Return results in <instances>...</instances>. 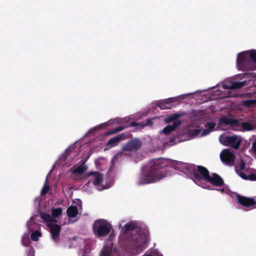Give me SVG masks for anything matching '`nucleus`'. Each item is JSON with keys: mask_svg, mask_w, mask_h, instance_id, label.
<instances>
[{"mask_svg": "<svg viewBox=\"0 0 256 256\" xmlns=\"http://www.w3.org/2000/svg\"><path fill=\"white\" fill-rule=\"evenodd\" d=\"M119 228L124 233L120 236L122 242L132 250L134 254H137L144 250L150 240L149 230L146 226H140L136 220L130 221L123 225L122 222Z\"/></svg>", "mask_w": 256, "mask_h": 256, "instance_id": "1", "label": "nucleus"}, {"mask_svg": "<svg viewBox=\"0 0 256 256\" xmlns=\"http://www.w3.org/2000/svg\"><path fill=\"white\" fill-rule=\"evenodd\" d=\"M182 163L169 159L158 158L152 160L145 164L136 179L138 186L148 184L157 182L170 175L166 168H172L178 170Z\"/></svg>", "mask_w": 256, "mask_h": 256, "instance_id": "2", "label": "nucleus"}, {"mask_svg": "<svg viewBox=\"0 0 256 256\" xmlns=\"http://www.w3.org/2000/svg\"><path fill=\"white\" fill-rule=\"evenodd\" d=\"M242 78H248L242 82L234 81L231 78L225 80L216 85V88H214L212 94V98H220L222 99L225 98L232 96V95L230 92V90L240 88L245 86L251 84L256 86V73L252 72L236 75L234 79H242Z\"/></svg>", "mask_w": 256, "mask_h": 256, "instance_id": "3", "label": "nucleus"}, {"mask_svg": "<svg viewBox=\"0 0 256 256\" xmlns=\"http://www.w3.org/2000/svg\"><path fill=\"white\" fill-rule=\"evenodd\" d=\"M193 168L194 170L192 172L195 178L194 182L198 186L208 190L214 189L211 188L210 185H208L207 182L215 186H222V188L216 189V190L222 194H228L233 198L235 197L237 198L238 194L231 192L228 186L224 184L223 180L218 174L214 173L212 176H210L208 174V171L206 168L200 166H194Z\"/></svg>", "mask_w": 256, "mask_h": 256, "instance_id": "4", "label": "nucleus"}, {"mask_svg": "<svg viewBox=\"0 0 256 256\" xmlns=\"http://www.w3.org/2000/svg\"><path fill=\"white\" fill-rule=\"evenodd\" d=\"M215 88H216V86L210 88L208 92L202 90L198 92H194V94L199 96H202L201 100L203 102H206L209 100H220V98L216 99L212 98V94H214L212 91ZM192 94H194L193 93L187 94L176 97L170 98L162 102H158L157 104V106L162 110L170 109L173 107H176L178 104L184 102L186 100L192 98Z\"/></svg>", "mask_w": 256, "mask_h": 256, "instance_id": "5", "label": "nucleus"}, {"mask_svg": "<svg viewBox=\"0 0 256 256\" xmlns=\"http://www.w3.org/2000/svg\"><path fill=\"white\" fill-rule=\"evenodd\" d=\"M236 64L239 70H256V50L252 49L238 53Z\"/></svg>", "mask_w": 256, "mask_h": 256, "instance_id": "6", "label": "nucleus"}, {"mask_svg": "<svg viewBox=\"0 0 256 256\" xmlns=\"http://www.w3.org/2000/svg\"><path fill=\"white\" fill-rule=\"evenodd\" d=\"M112 226L108 220L100 219L93 224V231L97 238L103 237L108 234L112 229Z\"/></svg>", "mask_w": 256, "mask_h": 256, "instance_id": "7", "label": "nucleus"}, {"mask_svg": "<svg viewBox=\"0 0 256 256\" xmlns=\"http://www.w3.org/2000/svg\"><path fill=\"white\" fill-rule=\"evenodd\" d=\"M220 142L224 146L234 148H238L242 140L240 136L224 132L219 136Z\"/></svg>", "mask_w": 256, "mask_h": 256, "instance_id": "8", "label": "nucleus"}, {"mask_svg": "<svg viewBox=\"0 0 256 256\" xmlns=\"http://www.w3.org/2000/svg\"><path fill=\"white\" fill-rule=\"evenodd\" d=\"M216 124L212 122H208L205 124V128L202 129L199 127L196 128L190 129L188 134L192 138L201 137L208 134L214 128Z\"/></svg>", "mask_w": 256, "mask_h": 256, "instance_id": "9", "label": "nucleus"}, {"mask_svg": "<svg viewBox=\"0 0 256 256\" xmlns=\"http://www.w3.org/2000/svg\"><path fill=\"white\" fill-rule=\"evenodd\" d=\"M94 179L93 185L96 186L98 190L101 191L108 188L110 186V183L104 180L102 174L98 172H92L89 174Z\"/></svg>", "mask_w": 256, "mask_h": 256, "instance_id": "10", "label": "nucleus"}, {"mask_svg": "<svg viewBox=\"0 0 256 256\" xmlns=\"http://www.w3.org/2000/svg\"><path fill=\"white\" fill-rule=\"evenodd\" d=\"M142 142L138 138H134L124 144L122 150L124 154L130 156L131 154L139 150L142 146Z\"/></svg>", "mask_w": 256, "mask_h": 256, "instance_id": "11", "label": "nucleus"}, {"mask_svg": "<svg viewBox=\"0 0 256 256\" xmlns=\"http://www.w3.org/2000/svg\"><path fill=\"white\" fill-rule=\"evenodd\" d=\"M238 121L237 120L230 117L223 116L220 118L218 122L216 130H226L230 127L237 125Z\"/></svg>", "mask_w": 256, "mask_h": 256, "instance_id": "12", "label": "nucleus"}, {"mask_svg": "<svg viewBox=\"0 0 256 256\" xmlns=\"http://www.w3.org/2000/svg\"><path fill=\"white\" fill-rule=\"evenodd\" d=\"M62 212V208H58L52 209L51 212L52 216L44 212H42L40 214V217L46 222H56V218L60 215Z\"/></svg>", "mask_w": 256, "mask_h": 256, "instance_id": "13", "label": "nucleus"}, {"mask_svg": "<svg viewBox=\"0 0 256 256\" xmlns=\"http://www.w3.org/2000/svg\"><path fill=\"white\" fill-rule=\"evenodd\" d=\"M237 200L240 204L248 210L252 209L256 206V196L254 198H248L240 195L237 196Z\"/></svg>", "mask_w": 256, "mask_h": 256, "instance_id": "14", "label": "nucleus"}, {"mask_svg": "<svg viewBox=\"0 0 256 256\" xmlns=\"http://www.w3.org/2000/svg\"><path fill=\"white\" fill-rule=\"evenodd\" d=\"M118 254L114 247L113 242L111 240H107L105 245L102 250L100 256H118Z\"/></svg>", "mask_w": 256, "mask_h": 256, "instance_id": "15", "label": "nucleus"}, {"mask_svg": "<svg viewBox=\"0 0 256 256\" xmlns=\"http://www.w3.org/2000/svg\"><path fill=\"white\" fill-rule=\"evenodd\" d=\"M81 203L82 202L78 200H77V202H73L72 206L66 210L69 217L74 218L77 216L82 208Z\"/></svg>", "mask_w": 256, "mask_h": 256, "instance_id": "16", "label": "nucleus"}, {"mask_svg": "<svg viewBox=\"0 0 256 256\" xmlns=\"http://www.w3.org/2000/svg\"><path fill=\"white\" fill-rule=\"evenodd\" d=\"M47 223L50 228V232L52 240L55 242H58L60 238V234L61 229L60 226L56 224L54 222Z\"/></svg>", "mask_w": 256, "mask_h": 256, "instance_id": "17", "label": "nucleus"}, {"mask_svg": "<svg viewBox=\"0 0 256 256\" xmlns=\"http://www.w3.org/2000/svg\"><path fill=\"white\" fill-rule=\"evenodd\" d=\"M221 160L228 165H232L234 162V156L228 150L225 149L220 152Z\"/></svg>", "mask_w": 256, "mask_h": 256, "instance_id": "18", "label": "nucleus"}, {"mask_svg": "<svg viewBox=\"0 0 256 256\" xmlns=\"http://www.w3.org/2000/svg\"><path fill=\"white\" fill-rule=\"evenodd\" d=\"M126 136L124 134H121L110 138L107 142L106 150L110 149L112 147L117 146L120 141L126 138Z\"/></svg>", "mask_w": 256, "mask_h": 256, "instance_id": "19", "label": "nucleus"}, {"mask_svg": "<svg viewBox=\"0 0 256 256\" xmlns=\"http://www.w3.org/2000/svg\"><path fill=\"white\" fill-rule=\"evenodd\" d=\"M182 114L180 113H175L171 114L168 117L164 118V122L166 123L172 122V126H174L175 127H178L181 124V122L178 119V118L182 116Z\"/></svg>", "mask_w": 256, "mask_h": 256, "instance_id": "20", "label": "nucleus"}, {"mask_svg": "<svg viewBox=\"0 0 256 256\" xmlns=\"http://www.w3.org/2000/svg\"><path fill=\"white\" fill-rule=\"evenodd\" d=\"M248 120L250 123L248 122L242 123V128L244 130L249 131L256 128V116H250L248 118Z\"/></svg>", "mask_w": 256, "mask_h": 256, "instance_id": "21", "label": "nucleus"}, {"mask_svg": "<svg viewBox=\"0 0 256 256\" xmlns=\"http://www.w3.org/2000/svg\"><path fill=\"white\" fill-rule=\"evenodd\" d=\"M111 122H110V120H108V122L100 124L96 126H94L88 130V133H94L97 132H98L100 130L102 129L105 128L108 126H112L110 124Z\"/></svg>", "mask_w": 256, "mask_h": 256, "instance_id": "22", "label": "nucleus"}, {"mask_svg": "<svg viewBox=\"0 0 256 256\" xmlns=\"http://www.w3.org/2000/svg\"><path fill=\"white\" fill-rule=\"evenodd\" d=\"M240 174L244 180L256 181V169L252 172L248 171L246 174L240 172Z\"/></svg>", "mask_w": 256, "mask_h": 256, "instance_id": "23", "label": "nucleus"}, {"mask_svg": "<svg viewBox=\"0 0 256 256\" xmlns=\"http://www.w3.org/2000/svg\"><path fill=\"white\" fill-rule=\"evenodd\" d=\"M88 168L84 164H82L79 166H74L70 169V171L73 174H82L85 172Z\"/></svg>", "mask_w": 256, "mask_h": 256, "instance_id": "24", "label": "nucleus"}, {"mask_svg": "<svg viewBox=\"0 0 256 256\" xmlns=\"http://www.w3.org/2000/svg\"><path fill=\"white\" fill-rule=\"evenodd\" d=\"M244 168H245V163L243 160H242L240 163L239 169H236V171L237 174L242 179H243V178L240 174V172L246 174H247V172L248 171L252 172L253 170H254V169H253V168H248V169L245 170Z\"/></svg>", "mask_w": 256, "mask_h": 256, "instance_id": "25", "label": "nucleus"}, {"mask_svg": "<svg viewBox=\"0 0 256 256\" xmlns=\"http://www.w3.org/2000/svg\"><path fill=\"white\" fill-rule=\"evenodd\" d=\"M142 256H163V255L158 249L150 248Z\"/></svg>", "mask_w": 256, "mask_h": 256, "instance_id": "26", "label": "nucleus"}, {"mask_svg": "<svg viewBox=\"0 0 256 256\" xmlns=\"http://www.w3.org/2000/svg\"><path fill=\"white\" fill-rule=\"evenodd\" d=\"M129 118L127 117L124 118H116L110 120L111 126H113L114 124H123L124 122H128Z\"/></svg>", "mask_w": 256, "mask_h": 256, "instance_id": "27", "label": "nucleus"}, {"mask_svg": "<svg viewBox=\"0 0 256 256\" xmlns=\"http://www.w3.org/2000/svg\"><path fill=\"white\" fill-rule=\"evenodd\" d=\"M177 127H175L174 126H172L171 125H168L166 127L164 128L163 130L160 132V134H164V135H167L170 134L171 132L174 131Z\"/></svg>", "mask_w": 256, "mask_h": 256, "instance_id": "28", "label": "nucleus"}, {"mask_svg": "<svg viewBox=\"0 0 256 256\" xmlns=\"http://www.w3.org/2000/svg\"><path fill=\"white\" fill-rule=\"evenodd\" d=\"M242 104L247 108L254 106H256V99H250L243 100L242 102Z\"/></svg>", "mask_w": 256, "mask_h": 256, "instance_id": "29", "label": "nucleus"}, {"mask_svg": "<svg viewBox=\"0 0 256 256\" xmlns=\"http://www.w3.org/2000/svg\"><path fill=\"white\" fill-rule=\"evenodd\" d=\"M22 244L26 246H28L30 244V240L29 238V234L24 233L22 237Z\"/></svg>", "mask_w": 256, "mask_h": 256, "instance_id": "30", "label": "nucleus"}, {"mask_svg": "<svg viewBox=\"0 0 256 256\" xmlns=\"http://www.w3.org/2000/svg\"><path fill=\"white\" fill-rule=\"evenodd\" d=\"M41 236L42 232L38 230L32 232L30 235L31 238L34 241H38Z\"/></svg>", "mask_w": 256, "mask_h": 256, "instance_id": "31", "label": "nucleus"}, {"mask_svg": "<svg viewBox=\"0 0 256 256\" xmlns=\"http://www.w3.org/2000/svg\"><path fill=\"white\" fill-rule=\"evenodd\" d=\"M93 186L92 183L88 182L82 187V190L87 192H92L93 190Z\"/></svg>", "mask_w": 256, "mask_h": 256, "instance_id": "32", "label": "nucleus"}, {"mask_svg": "<svg viewBox=\"0 0 256 256\" xmlns=\"http://www.w3.org/2000/svg\"><path fill=\"white\" fill-rule=\"evenodd\" d=\"M49 190H50V186H49L48 184L47 180H46L44 185L41 190V194L45 195L48 192Z\"/></svg>", "mask_w": 256, "mask_h": 256, "instance_id": "33", "label": "nucleus"}, {"mask_svg": "<svg viewBox=\"0 0 256 256\" xmlns=\"http://www.w3.org/2000/svg\"><path fill=\"white\" fill-rule=\"evenodd\" d=\"M126 128V127L124 126H118L116 128H115L114 129L108 132V134H115V133H116V132H120L122 130H124Z\"/></svg>", "mask_w": 256, "mask_h": 256, "instance_id": "34", "label": "nucleus"}, {"mask_svg": "<svg viewBox=\"0 0 256 256\" xmlns=\"http://www.w3.org/2000/svg\"><path fill=\"white\" fill-rule=\"evenodd\" d=\"M124 154V152H123L122 150V152L117 153L114 156L112 159V161L114 162L118 160L119 159L122 158Z\"/></svg>", "mask_w": 256, "mask_h": 256, "instance_id": "35", "label": "nucleus"}, {"mask_svg": "<svg viewBox=\"0 0 256 256\" xmlns=\"http://www.w3.org/2000/svg\"><path fill=\"white\" fill-rule=\"evenodd\" d=\"M252 152L256 156V137L253 139L251 147Z\"/></svg>", "mask_w": 256, "mask_h": 256, "instance_id": "36", "label": "nucleus"}, {"mask_svg": "<svg viewBox=\"0 0 256 256\" xmlns=\"http://www.w3.org/2000/svg\"><path fill=\"white\" fill-rule=\"evenodd\" d=\"M33 224L34 226L35 225V224L34 223L32 218H31L29 220V221L28 222L27 224H26L28 228L30 230V232H32L34 230V227L32 226V225H33Z\"/></svg>", "mask_w": 256, "mask_h": 256, "instance_id": "37", "label": "nucleus"}, {"mask_svg": "<svg viewBox=\"0 0 256 256\" xmlns=\"http://www.w3.org/2000/svg\"><path fill=\"white\" fill-rule=\"evenodd\" d=\"M68 150H66L64 154H62L60 157V160H59L60 161V160H66V158H68Z\"/></svg>", "mask_w": 256, "mask_h": 256, "instance_id": "38", "label": "nucleus"}, {"mask_svg": "<svg viewBox=\"0 0 256 256\" xmlns=\"http://www.w3.org/2000/svg\"><path fill=\"white\" fill-rule=\"evenodd\" d=\"M78 240H79L80 242H84L85 244H89L92 242V241L90 240H84L81 238H78Z\"/></svg>", "mask_w": 256, "mask_h": 256, "instance_id": "39", "label": "nucleus"}, {"mask_svg": "<svg viewBox=\"0 0 256 256\" xmlns=\"http://www.w3.org/2000/svg\"><path fill=\"white\" fill-rule=\"evenodd\" d=\"M150 120H148L147 121V123L146 124H144L143 125L144 126H146V125H150Z\"/></svg>", "mask_w": 256, "mask_h": 256, "instance_id": "40", "label": "nucleus"}, {"mask_svg": "<svg viewBox=\"0 0 256 256\" xmlns=\"http://www.w3.org/2000/svg\"><path fill=\"white\" fill-rule=\"evenodd\" d=\"M164 146V144L162 146H159L158 147L159 149H162Z\"/></svg>", "mask_w": 256, "mask_h": 256, "instance_id": "41", "label": "nucleus"}, {"mask_svg": "<svg viewBox=\"0 0 256 256\" xmlns=\"http://www.w3.org/2000/svg\"><path fill=\"white\" fill-rule=\"evenodd\" d=\"M136 122H132L131 124L132 126H136Z\"/></svg>", "mask_w": 256, "mask_h": 256, "instance_id": "42", "label": "nucleus"}, {"mask_svg": "<svg viewBox=\"0 0 256 256\" xmlns=\"http://www.w3.org/2000/svg\"><path fill=\"white\" fill-rule=\"evenodd\" d=\"M30 250L32 252V253L34 254V249L32 248H30Z\"/></svg>", "mask_w": 256, "mask_h": 256, "instance_id": "43", "label": "nucleus"}, {"mask_svg": "<svg viewBox=\"0 0 256 256\" xmlns=\"http://www.w3.org/2000/svg\"><path fill=\"white\" fill-rule=\"evenodd\" d=\"M58 162V163H59V164H61V162Z\"/></svg>", "mask_w": 256, "mask_h": 256, "instance_id": "44", "label": "nucleus"}, {"mask_svg": "<svg viewBox=\"0 0 256 256\" xmlns=\"http://www.w3.org/2000/svg\"><path fill=\"white\" fill-rule=\"evenodd\" d=\"M88 244H86L85 246H88Z\"/></svg>", "mask_w": 256, "mask_h": 256, "instance_id": "45", "label": "nucleus"}]
</instances>
